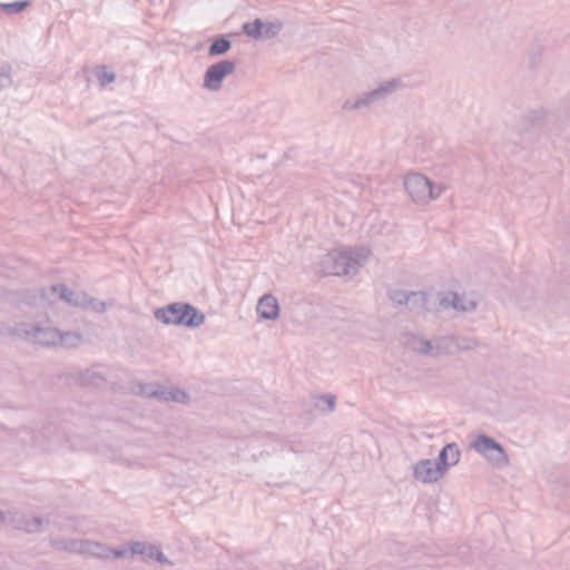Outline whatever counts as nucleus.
Here are the masks:
<instances>
[{
	"instance_id": "nucleus-1",
	"label": "nucleus",
	"mask_w": 570,
	"mask_h": 570,
	"mask_svg": "<svg viewBox=\"0 0 570 570\" xmlns=\"http://www.w3.org/2000/svg\"><path fill=\"white\" fill-rule=\"evenodd\" d=\"M157 320L168 325L199 326L205 316L188 304L174 303L155 312Z\"/></svg>"
},
{
	"instance_id": "nucleus-2",
	"label": "nucleus",
	"mask_w": 570,
	"mask_h": 570,
	"mask_svg": "<svg viewBox=\"0 0 570 570\" xmlns=\"http://www.w3.org/2000/svg\"><path fill=\"white\" fill-rule=\"evenodd\" d=\"M472 448L489 460L507 462V455L500 444L485 435L478 436L472 443Z\"/></svg>"
},
{
	"instance_id": "nucleus-3",
	"label": "nucleus",
	"mask_w": 570,
	"mask_h": 570,
	"mask_svg": "<svg viewBox=\"0 0 570 570\" xmlns=\"http://www.w3.org/2000/svg\"><path fill=\"white\" fill-rule=\"evenodd\" d=\"M235 69L233 62L228 60L219 61L208 68L205 76V86L209 89H217L222 80Z\"/></svg>"
},
{
	"instance_id": "nucleus-4",
	"label": "nucleus",
	"mask_w": 570,
	"mask_h": 570,
	"mask_svg": "<svg viewBox=\"0 0 570 570\" xmlns=\"http://www.w3.org/2000/svg\"><path fill=\"white\" fill-rule=\"evenodd\" d=\"M444 471L445 470L441 464L426 460L415 468L414 475L420 482L431 483L441 479Z\"/></svg>"
},
{
	"instance_id": "nucleus-5",
	"label": "nucleus",
	"mask_w": 570,
	"mask_h": 570,
	"mask_svg": "<svg viewBox=\"0 0 570 570\" xmlns=\"http://www.w3.org/2000/svg\"><path fill=\"white\" fill-rule=\"evenodd\" d=\"M279 26L276 23H263L261 20H255L254 22L245 23L244 31L254 38H259L263 36H274Z\"/></svg>"
},
{
	"instance_id": "nucleus-6",
	"label": "nucleus",
	"mask_w": 570,
	"mask_h": 570,
	"mask_svg": "<svg viewBox=\"0 0 570 570\" xmlns=\"http://www.w3.org/2000/svg\"><path fill=\"white\" fill-rule=\"evenodd\" d=\"M405 186L409 193L415 198H421L425 194L430 193V183L426 178L420 175L410 176L405 180Z\"/></svg>"
},
{
	"instance_id": "nucleus-7",
	"label": "nucleus",
	"mask_w": 570,
	"mask_h": 570,
	"mask_svg": "<svg viewBox=\"0 0 570 570\" xmlns=\"http://www.w3.org/2000/svg\"><path fill=\"white\" fill-rule=\"evenodd\" d=\"M257 312L263 318H276L279 314L277 299L272 295H265L258 302Z\"/></svg>"
},
{
	"instance_id": "nucleus-8",
	"label": "nucleus",
	"mask_w": 570,
	"mask_h": 570,
	"mask_svg": "<svg viewBox=\"0 0 570 570\" xmlns=\"http://www.w3.org/2000/svg\"><path fill=\"white\" fill-rule=\"evenodd\" d=\"M460 455V450L455 444L446 445L440 453L441 465L446 470L459 462Z\"/></svg>"
},
{
	"instance_id": "nucleus-9",
	"label": "nucleus",
	"mask_w": 570,
	"mask_h": 570,
	"mask_svg": "<svg viewBox=\"0 0 570 570\" xmlns=\"http://www.w3.org/2000/svg\"><path fill=\"white\" fill-rule=\"evenodd\" d=\"M131 552L136 554H144L149 558H156L160 560L161 553L153 546L142 543V542H136L131 544Z\"/></svg>"
},
{
	"instance_id": "nucleus-10",
	"label": "nucleus",
	"mask_w": 570,
	"mask_h": 570,
	"mask_svg": "<svg viewBox=\"0 0 570 570\" xmlns=\"http://www.w3.org/2000/svg\"><path fill=\"white\" fill-rule=\"evenodd\" d=\"M230 43L225 39L216 40L209 48L212 56L222 55L229 50Z\"/></svg>"
},
{
	"instance_id": "nucleus-11",
	"label": "nucleus",
	"mask_w": 570,
	"mask_h": 570,
	"mask_svg": "<svg viewBox=\"0 0 570 570\" xmlns=\"http://www.w3.org/2000/svg\"><path fill=\"white\" fill-rule=\"evenodd\" d=\"M97 77L101 86L112 82L116 78L115 73L107 67H101L97 72Z\"/></svg>"
},
{
	"instance_id": "nucleus-12",
	"label": "nucleus",
	"mask_w": 570,
	"mask_h": 570,
	"mask_svg": "<svg viewBox=\"0 0 570 570\" xmlns=\"http://www.w3.org/2000/svg\"><path fill=\"white\" fill-rule=\"evenodd\" d=\"M27 6H28V3H27V2H14V3H8V4H4L3 7H4L7 10H10V11H21V10H23Z\"/></svg>"
},
{
	"instance_id": "nucleus-13",
	"label": "nucleus",
	"mask_w": 570,
	"mask_h": 570,
	"mask_svg": "<svg viewBox=\"0 0 570 570\" xmlns=\"http://www.w3.org/2000/svg\"><path fill=\"white\" fill-rule=\"evenodd\" d=\"M453 306H454L455 308H460V309L465 311V309H469V308L473 307V306H474V303L470 299V301L465 304V303L460 302V301H459V298H455V299L453 301Z\"/></svg>"
},
{
	"instance_id": "nucleus-14",
	"label": "nucleus",
	"mask_w": 570,
	"mask_h": 570,
	"mask_svg": "<svg viewBox=\"0 0 570 570\" xmlns=\"http://www.w3.org/2000/svg\"><path fill=\"white\" fill-rule=\"evenodd\" d=\"M173 399L176 400V401L181 402V401H185L187 399V396H186V394L184 392H178L177 394H175L173 396Z\"/></svg>"
},
{
	"instance_id": "nucleus-15",
	"label": "nucleus",
	"mask_w": 570,
	"mask_h": 570,
	"mask_svg": "<svg viewBox=\"0 0 570 570\" xmlns=\"http://www.w3.org/2000/svg\"><path fill=\"white\" fill-rule=\"evenodd\" d=\"M333 273L340 275L342 273H347V269H345V268H343L342 271L335 269Z\"/></svg>"
},
{
	"instance_id": "nucleus-16",
	"label": "nucleus",
	"mask_w": 570,
	"mask_h": 570,
	"mask_svg": "<svg viewBox=\"0 0 570 570\" xmlns=\"http://www.w3.org/2000/svg\"><path fill=\"white\" fill-rule=\"evenodd\" d=\"M340 259H341L343 263H345V262L347 261V257H345V256H343V255H342V256L340 257Z\"/></svg>"
},
{
	"instance_id": "nucleus-17",
	"label": "nucleus",
	"mask_w": 570,
	"mask_h": 570,
	"mask_svg": "<svg viewBox=\"0 0 570 570\" xmlns=\"http://www.w3.org/2000/svg\"><path fill=\"white\" fill-rule=\"evenodd\" d=\"M116 557H121L122 556V552H116L115 553Z\"/></svg>"
}]
</instances>
